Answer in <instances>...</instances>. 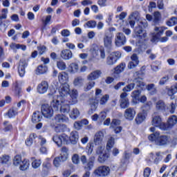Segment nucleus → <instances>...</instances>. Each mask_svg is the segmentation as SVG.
Instances as JSON below:
<instances>
[{
  "mask_svg": "<svg viewBox=\"0 0 177 177\" xmlns=\"http://www.w3.org/2000/svg\"><path fill=\"white\" fill-rule=\"evenodd\" d=\"M95 162V156H91L88 159V162L86 166H84V168L86 171V173L83 175L82 177H90L91 176V169L93 168V164Z\"/></svg>",
  "mask_w": 177,
  "mask_h": 177,
  "instance_id": "dca6fc26",
  "label": "nucleus"
},
{
  "mask_svg": "<svg viewBox=\"0 0 177 177\" xmlns=\"http://www.w3.org/2000/svg\"><path fill=\"white\" fill-rule=\"evenodd\" d=\"M53 122L55 124H60L61 122H68V117L63 114H57L53 119Z\"/></svg>",
  "mask_w": 177,
  "mask_h": 177,
  "instance_id": "b1692460",
  "label": "nucleus"
},
{
  "mask_svg": "<svg viewBox=\"0 0 177 177\" xmlns=\"http://www.w3.org/2000/svg\"><path fill=\"white\" fill-rule=\"evenodd\" d=\"M169 81V76L165 75L160 80L158 84L159 85H161V86L165 85V84H167Z\"/></svg>",
  "mask_w": 177,
  "mask_h": 177,
  "instance_id": "052dcab7",
  "label": "nucleus"
},
{
  "mask_svg": "<svg viewBox=\"0 0 177 177\" xmlns=\"http://www.w3.org/2000/svg\"><path fill=\"white\" fill-rule=\"evenodd\" d=\"M153 22L157 24L158 21H160V19H161V13L160 12L156 11L153 14Z\"/></svg>",
  "mask_w": 177,
  "mask_h": 177,
  "instance_id": "680f3d73",
  "label": "nucleus"
},
{
  "mask_svg": "<svg viewBox=\"0 0 177 177\" xmlns=\"http://www.w3.org/2000/svg\"><path fill=\"white\" fill-rule=\"evenodd\" d=\"M34 139H37V134H30L29 138L26 141V146H31V145H32V142H34Z\"/></svg>",
  "mask_w": 177,
  "mask_h": 177,
  "instance_id": "09e8293b",
  "label": "nucleus"
},
{
  "mask_svg": "<svg viewBox=\"0 0 177 177\" xmlns=\"http://www.w3.org/2000/svg\"><path fill=\"white\" fill-rule=\"evenodd\" d=\"M28 168H30V160L28 159H24L19 165L20 171H27Z\"/></svg>",
  "mask_w": 177,
  "mask_h": 177,
  "instance_id": "f704fd0d",
  "label": "nucleus"
},
{
  "mask_svg": "<svg viewBox=\"0 0 177 177\" xmlns=\"http://www.w3.org/2000/svg\"><path fill=\"white\" fill-rule=\"evenodd\" d=\"M9 161H10V157L8 155H3L2 157L0 158L1 164H9Z\"/></svg>",
  "mask_w": 177,
  "mask_h": 177,
  "instance_id": "4d7b16f0",
  "label": "nucleus"
},
{
  "mask_svg": "<svg viewBox=\"0 0 177 177\" xmlns=\"http://www.w3.org/2000/svg\"><path fill=\"white\" fill-rule=\"evenodd\" d=\"M102 91L100 88L95 89V98L89 100L91 110H96V109L97 108V105L99 104V99L102 97Z\"/></svg>",
  "mask_w": 177,
  "mask_h": 177,
  "instance_id": "1a4fd4ad",
  "label": "nucleus"
},
{
  "mask_svg": "<svg viewBox=\"0 0 177 177\" xmlns=\"http://www.w3.org/2000/svg\"><path fill=\"white\" fill-rule=\"evenodd\" d=\"M32 160V167L34 168V169H38L39 167H41V165L42 164V161L41 159H36L35 158L32 157L31 158Z\"/></svg>",
  "mask_w": 177,
  "mask_h": 177,
  "instance_id": "58836bf2",
  "label": "nucleus"
},
{
  "mask_svg": "<svg viewBox=\"0 0 177 177\" xmlns=\"http://www.w3.org/2000/svg\"><path fill=\"white\" fill-rule=\"evenodd\" d=\"M147 91H149L150 95H156L157 93V88H156V84H150L146 86Z\"/></svg>",
  "mask_w": 177,
  "mask_h": 177,
  "instance_id": "79ce46f5",
  "label": "nucleus"
},
{
  "mask_svg": "<svg viewBox=\"0 0 177 177\" xmlns=\"http://www.w3.org/2000/svg\"><path fill=\"white\" fill-rule=\"evenodd\" d=\"M96 21H88L86 23V26L88 28H95V27H96Z\"/></svg>",
  "mask_w": 177,
  "mask_h": 177,
  "instance_id": "338daca9",
  "label": "nucleus"
},
{
  "mask_svg": "<svg viewBox=\"0 0 177 177\" xmlns=\"http://www.w3.org/2000/svg\"><path fill=\"white\" fill-rule=\"evenodd\" d=\"M115 28L111 27L105 30L103 36L104 46L106 49H111L113 47V38H114V32Z\"/></svg>",
  "mask_w": 177,
  "mask_h": 177,
  "instance_id": "7ed1b4c3",
  "label": "nucleus"
},
{
  "mask_svg": "<svg viewBox=\"0 0 177 177\" xmlns=\"http://www.w3.org/2000/svg\"><path fill=\"white\" fill-rule=\"evenodd\" d=\"M70 92V85L67 84H62L59 88V95L57 97H64L66 99V96L68 95Z\"/></svg>",
  "mask_w": 177,
  "mask_h": 177,
  "instance_id": "a211bd4d",
  "label": "nucleus"
},
{
  "mask_svg": "<svg viewBox=\"0 0 177 177\" xmlns=\"http://www.w3.org/2000/svg\"><path fill=\"white\" fill-rule=\"evenodd\" d=\"M176 24H177V18L175 17H171L167 21V26H169V27H172V26H176Z\"/></svg>",
  "mask_w": 177,
  "mask_h": 177,
  "instance_id": "bf43d9fd",
  "label": "nucleus"
},
{
  "mask_svg": "<svg viewBox=\"0 0 177 177\" xmlns=\"http://www.w3.org/2000/svg\"><path fill=\"white\" fill-rule=\"evenodd\" d=\"M151 107H153V102H151V101H149L142 106V111L147 114V111H149V110L151 109Z\"/></svg>",
  "mask_w": 177,
  "mask_h": 177,
  "instance_id": "a18cd8bd",
  "label": "nucleus"
},
{
  "mask_svg": "<svg viewBox=\"0 0 177 177\" xmlns=\"http://www.w3.org/2000/svg\"><path fill=\"white\" fill-rule=\"evenodd\" d=\"M48 89H49V84L46 81H42L37 86V92L38 93H40V95L46 93V92H48Z\"/></svg>",
  "mask_w": 177,
  "mask_h": 177,
  "instance_id": "aec40b11",
  "label": "nucleus"
},
{
  "mask_svg": "<svg viewBox=\"0 0 177 177\" xmlns=\"http://www.w3.org/2000/svg\"><path fill=\"white\" fill-rule=\"evenodd\" d=\"M69 70L71 73H78V70H80V66L77 63H71L69 65Z\"/></svg>",
  "mask_w": 177,
  "mask_h": 177,
  "instance_id": "de8ad7c7",
  "label": "nucleus"
},
{
  "mask_svg": "<svg viewBox=\"0 0 177 177\" xmlns=\"http://www.w3.org/2000/svg\"><path fill=\"white\" fill-rule=\"evenodd\" d=\"M88 82L86 83L84 86V92H88L92 89L95 86V82L93 80H87Z\"/></svg>",
  "mask_w": 177,
  "mask_h": 177,
  "instance_id": "e433bc0d",
  "label": "nucleus"
},
{
  "mask_svg": "<svg viewBox=\"0 0 177 177\" xmlns=\"http://www.w3.org/2000/svg\"><path fill=\"white\" fill-rule=\"evenodd\" d=\"M78 132L72 131L71 133L70 137H68V139L72 145H77V142H78Z\"/></svg>",
  "mask_w": 177,
  "mask_h": 177,
  "instance_id": "72a5a7b5",
  "label": "nucleus"
},
{
  "mask_svg": "<svg viewBox=\"0 0 177 177\" xmlns=\"http://www.w3.org/2000/svg\"><path fill=\"white\" fill-rule=\"evenodd\" d=\"M162 153L160 151L156 152L155 155L153 153H150L148 158L146 159V161L148 165H152V164H155L156 165L160 164L161 161H162Z\"/></svg>",
  "mask_w": 177,
  "mask_h": 177,
  "instance_id": "20e7f679",
  "label": "nucleus"
},
{
  "mask_svg": "<svg viewBox=\"0 0 177 177\" xmlns=\"http://www.w3.org/2000/svg\"><path fill=\"white\" fill-rule=\"evenodd\" d=\"M50 105L44 104L41 106V113L45 118H50L53 115V108Z\"/></svg>",
  "mask_w": 177,
  "mask_h": 177,
  "instance_id": "ddd939ff",
  "label": "nucleus"
},
{
  "mask_svg": "<svg viewBox=\"0 0 177 177\" xmlns=\"http://www.w3.org/2000/svg\"><path fill=\"white\" fill-rule=\"evenodd\" d=\"M110 158V155L109 153L104 152V153H102L101 155L99 156L98 157V162H100L101 164H104L107 160Z\"/></svg>",
  "mask_w": 177,
  "mask_h": 177,
  "instance_id": "a19ab883",
  "label": "nucleus"
},
{
  "mask_svg": "<svg viewBox=\"0 0 177 177\" xmlns=\"http://www.w3.org/2000/svg\"><path fill=\"white\" fill-rule=\"evenodd\" d=\"M109 99H110V96L107 94L104 95V96H102L100 100V104L101 106H104V104H106L107 103V102L109 101Z\"/></svg>",
  "mask_w": 177,
  "mask_h": 177,
  "instance_id": "6e6d98bb",
  "label": "nucleus"
},
{
  "mask_svg": "<svg viewBox=\"0 0 177 177\" xmlns=\"http://www.w3.org/2000/svg\"><path fill=\"white\" fill-rule=\"evenodd\" d=\"M127 44V37L122 32H118L115 36V44L116 46H122Z\"/></svg>",
  "mask_w": 177,
  "mask_h": 177,
  "instance_id": "4468645a",
  "label": "nucleus"
},
{
  "mask_svg": "<svg viewBox=\"0 0 177 177\" xmlns=\"http://www.w3.org/2000/svg\"><path fill=\"white\" fill-rule=\"evenodd\" d=\"M135 85L141 89L145 88V82H143V80H142V79H136L133 83H131L122 88L123 93L131 92V91L135 88Z\"/></svg>",
  "mask_w": 177,
  "mask_h": 177,
  "instance_id": "423d86ee",
  "label": "nucleus"
},
{
  "mask_svg": "<svg viewBox=\"0 0 177 177\" xmlns=\"http://www.w3.org/2000/svg\"><path fill=\"white\" fill-rule=\"evenodd\" d=\"M149 140L153 142L156 146H167L169 145L172 140L167 136H161L160 132L156 131L149 136Z\"/></svg>",
  "mask_w": 177,
  "mask_h": 177,
  "instance_id": "f03ea898",
  "label": "nucleus"
},
{
  "mask_svg": "<svg viewBox=\"0 0 177 177\" xmlns=\"http://www.w3.org/2000/svg\"><path fill=\"white\" fill-rule=\"evenodd\" d=\"M18 110L19 109H17V108H12L11 109H10L8 112V115L9 118H13V117H15V115H17Z\"/></svg>",
  "mask_w": 177,
  "mask_h": 177,
  "instance_id": "5fc2aeb1",
  "label": "nucleus"
},
{
  "mask_svg": "<svg viewBox=\"0 0 177 177\" xmlns=\"http://www.w3.org/2000/svg\"><path fill=\"white\" fill-rule=\"evenodd\" d=\"M155 106L157 111H165L167 110V104H165V102L162 100L157 101Z\"/></svg>",
  "mask_w": 177,
  "mask_h": 177,
  "instance_id": "cd10ccee",
  "label": "nucleus"
},
{
  "mask_svg": "<svg viewBox=\"0 0 177 177\" xmlns=\"http://www.w3.org/2000/svg\"><path fill=\"white\" fill-rule=\"evenodd\" d=\"M120 103L121 109H127V107H129V99H128V93H122L120 94Z\"/></svg>",
  "mask_w": 177,
  "mask_h": 177,
  "instance_id": "f3484780",
  "label": "nucleus"
},
{
  "mask_svg": "<svg viewBox=\"0 0 177 177\" xmlns=\"http://www.w3.org/2000/svg\"><path fill=\"white\" fill-rule=\"evenodd\" d=\"M73 84L75 86H81L84 84V79L81 77H77L75 79Z\"/></svg>",
  "mask_w": 177,
  "mask_h": 177,
  "instance_id": "13d9d810",
  "label": "nucleus"
},
{
  "mask_svg": "<svg viewBox=\"0 0 177 177\" xmlns=\"http://www.w3.org/2000/svg\"><path fill=\"white\" fill-rule=\"evenodd\" d=\"M57 67L59 68V70L64 71L66 70V68H67V65H66V62L63 61H58L57 62Z\"/></svg>",
  "mask_w": 177,
  "mask_h": 177,
  "instance_id": "864d4df0",
  "label": "nucleus"
},
{
  "mask_svg": "<svg viewBox=\"0 0 177 177\" xmlns=\"http://www.w3.org/2000/svg\"><path fill=\"white\" fill-rule=\"evenodd\" d=\"M120 57L121 53H120L119 51L113 52L106 57V64L108 66H114V64L117 63V61Z\"/></svg>",
  "mask_w": 177,
  "mask_h": 177,
  "instance_id": "f8f14e48",
  "label": "nucleus"
},
{
  "mask_svg": "<svg viewBox=\"0 0 177 177\" xmlns=\"http://www.w3.org/2000/svg\"><path fill=\"white\" fill-rule=\"evenodd\" d=\"M70 104L71 102L66 100L65 97H57L56 100H53L51 106L55 111H60V113H70Z\"/></svg>",
  "mask_w": 177,
  "mask_h": 177,
  "instance_id": "f257e3e1",
  "label": "nucleus"
},
{
  "mask_svg": "<svg viewBox=\"0 0 177 177\" xmlns=\"http://www.w3.org/2000/svg\"><path fill=\"white\" fill-rule=\"evenodd\" d=\"M101 75H102V71L97 69L91 72L90 74H88V75L87 76V80L95 81V80H97L98 78H100Z\"/></svg>",
  "mask_w": 177,
  "mask_h": 177,
  "instance_id": "a878e982",
  "label": "nucleus"
},
{
  "mask_svg": "<svg viewBox=\"0 0 177 177\" xmlns=\"http://www.w3.org/2000/svg\"><path fill=\"white\" fill-rule=\"evenodd\" d=\"M57 126L55 127V131L57 132V133H60L61 132H64L66 129H67V126L66 124H56Z\"/></svg>",
  "mask_w": 177,
  "mask_h": 177,
  "instance_id": "37998d69",
  "label": "nucleus"
},
{
  "mask_svg": "<svg viewBox=\"0 0 177 177\" xmlns=\"http://www.w3.org/2000/svg\"><path fill=\"white\" fill-rule=\"evenodd\" d=\"M151 124L153 127H157L158 128H160V129H162V131H167V124L162 122V120L160 115L154 116L153 115L152 116Z\"/></svg>",
  "mask_w": 177,
  "mask_h": 177,
  "instance_id": "9d476101",
  "label": "nucleus"
},
{
  "mask_svg": "<svg viewBox=\"0 0 177 177\" xmlns=\"http://www.w3.org/2000/svg\"><path fill=\"white\" fill-rule=\"evenodd\" d=\"M53 140L58 147H62L63 145L68 143V136L66 134L55 135L53 137Z\"/></svg>",
  "mask_w": 177,
  "mask_h": 177,
  "instance_id": "6e6552de",
  "label": "nucleus"
},
{
  "mask_svg": "<svg viewBox=\"0 0 177 177\" xmlns=\"http://www.w3.org/2000/svg\"><path fill=\"white\" fill-rule=\"evenodd\" d=\"M110 167L109 166L102 165L98 167L95 171L94 174L97 176L106 177L110 175Z\"/></svg>",
  "mask_w": 177,
  "mask_h": 177,
  "instance_id": "9b49d317",
  "label": "nucleus"
},
{
  "mask_svg": "<svg viewBox=\"0 0 177 177\" xmlns=\"http://www.w3.org/2000/svg\"><path fill=\"white\" fill-rule=\"evenodd\" d=\"M28 66V62L26 59H21L18 67V73L20 77H23L26 74V67Z\"/></svg>",
  "mask_w": 177,
  "mask_h": 177,
  "instance_id": "412c9836",
  "label": "nucleus"
},
{
  "mask_svg": "<svg viewBox=\"0 0 177 177\" xmlns=\"http://www.w3.org/2000/svg\"><path fill=\"white\" fill-rule=\"evenodd\" d=\"M42 120V113L39 111H36L33 113L32 116V122L37 123L39 122Z\"/></svg>",
  "mask_w": 177,
  "mask_h": 177,
  "instance_id": "4c0bfd02",
  "label": "nucleus"
},
{
  "mask_svg": "<svg viewBox=\"0 0 177 177\" xmlns=\"http://www.w3.org/2000/svg\"><path fill=\"white\" fill-rule=\"evenodd\" d=\"M135 115H136V111L133 108H129L124 111V118L129 120V121H132L135 118Z\"/></svg>",
  "mask_w": 177,
  "mask_h": 177,
  "instance_id": "4be33fe9",
  "label": "nucleus"
},
{
  "mask_svg": "<svg viewBox=\"0 0 177 177\" xmlns=\"http://www.w3.org/2000/svg\"><path fill=\"white\" fill-rule=\"evenodd\" d=\"M90 53L93 57H95L97 60H100L99 55L100 59H106V52L104 51V49H99L97 46H93L90 49Z\"/></svg>",
  "mask_w": 177,
  "mask_h": 177,
  "instance_id": "0eeeda50",
  "label": "nucleus"
},
{
  "mask_svg": "<svg viewBox=\"0 0 177 177\" xmlns=\"http://www.w3.org/2000/svg\"><path fill=\"white\" fill-rule=\"evenodd\" d=\"M80 110H78V109L77 108H73L69 113V117L72 120H77L78 117H80Z\"/></svg>",
  "mask_w": 177,
  "mask_h": 177,
  "instance_id": "c9c22d12",
  "label": "nucleus"
},
{
  "mask_svg": "<svg viewBox=\"0 0 177 177\" xmlns=\"http://www.w3.org/2000/svg\"><path fill=\"white\" fill-rule=\"evenodd\" d=\"M68 95L72 99L71 104H77V103H78V91L76 89H72L71 91L69 90Z\"/></svg>",
  "mask_w": 177,
  "mask_h": 177,
  "instance_id": "393cba45",
  "label": "nucleus"
},
{
  "mask_svg": "<svg viewBox=\"0 0 177 177\" xmlns=\"http://www.w3.org/2000/svg\"><path fill=\"white\" fill-rule=\"evenodd\" d=\"M62 160L63 161H64V158H62V156H58L55 158L54 160H53V165L54 167H55L56 168H59V167H60V164L62 162Z\"/></svg>",
  "mask_w": 177,
  "mask_h": 177,
  "instance_id": "3c124183",
  "label": "nucleus"
},
{
  "mask_svg": "<svg viewBox=\"0 0 177 177\" xmlns=\"http://www.w3.org/2000/svg\"><path fill=\"white\" fill-rule=\"evenodd\" d=\"M131 60L129 64H128V68L129 70H132V68H135V67H138L139 65V57H138V55L136 54H133L131 56Z\"/></svg>",
  "mask_w": 177,
  "mask_h": 177,
  "instance_id": "6ab92c4d",
  "label": "nucleus"
},
{
  "mask_svg": "<svg viewBox=\"0 0 177 177\" xmlns=\"http://www.w3.org/2000/svg\"><path fill=\"white\" fill-rule=\"evenodd\" d=\"M114 146V138L111 137L109 140H108L107 145H106V149L111 150V147Z\"/></svg>",
  "mask_w": 177,
  "mask_h": 177,
  "instance_id": "0e129e2a",
  "label": "nucleus"
},
{
  "mask_svg": "<svg viewBox=\"0 0 177 177\" xmlns=\"http://www.w3.org/2000/svg\"><path fill=\"white\" fill-rule=\"evenodd\" d=\"M10 48L14 52H17V49H21V50H26L27 46L24 44H19L15 43H11L10 44Z\"/></svg>",
  "mask_w": 177,
  "mask_h": 177,
  "instance_id": "473e14b6",
  "label": "nucleus"
},
{
  "mask_svg": "<svg viewBox=\"0 0 177 177\" xmlns=\"http://www.w3.org/2000/svg\"><path fill=\"white\" fill-rule=\"evenodd\" d=\"M46 71H48V67H46L45 65L39 66L36 70L37 75L45 74Z\"/></svg>",
  "mask_w": 177,
  "mask_h": 177,
  "instance_id": "49530a36",
  "label": "nucleus"
},
{
  "mask_svg": "<svg viewBox=\"0 0 177 177\" xmlns=\"http://www.w3.org/2000/svg\"><path fill=\"white\" fill-rule=\"evenodd\" d=\"M3 124H4V127H5L4 131H5L6 132H8V131H12V124H10L9 123V122L6 121V122H4Z\"/></svg>",
  "mask_w": 177,
  "mask_h": 177,
  "instance_id": "774afa93",
  "label": "nucleus"
},
{
  "mask_svg": "<svg viewBox=\"0 0 177 177\" xmlns=\"http://www.w3.org/2000/svg\"><path fill=\"white\" fill-rule=\"evenodd\" d=\"M141 91L140 90H135L131 93V97L135 100H139L140 99Z\"/></svg>",
  "mask_w": 177,
  "mask_h": 177,
  "instance_id": "603ef678",
  "label": "nucleus"
},
{
  "mask_svg": "<svg viewBox=\"0 0 177 177\" xmlns=\"http://www.w3.org/2000/svg\"><path fill=\"white\" fill-rule=\"evenodd\" d=\"M131 157V153L125 152L124 158L121 160L120 167L118 168V169H120V171H126L127 170V162H128V160H129Z\"/></svg>",
  "mask_w": 177,
  "mask_h": 177,
  "instance_id": "5701e85b",
  "label": "nucleus"
},
{
  "mask_svg": "<svg viewBox=\"0 0 177 177\" xmlns=\"http://www.w3.org/2000/svg\"><path fill=\"white\" fill-rule=\"evenodd\" d=\"M126 64L124 62H122L121 64H120L119 65H118L116 67H115L113 68V70L112 71V77H113V78H119L120 77V74L121 73H122L124 70H125V67H126Z\"/></svg>",
  "mask_w": 177,
  "mask_h": 177,
  "instance_id": "2eb2a0df",
  "label": "nucleus"
},
{
  "mask_svg": "<svg viewBox=\"0 0 177 177\" xmlns=\"http://www.w3.org/2000/svg\"><path fill=\"white\" fill-rule=\"evenodd\" d=\"M177 122V118L176 115H172L171 118H169L168 122H167V129H169V128H172V127H174V125H175Z\"/></svg>",
  "mask_w": 177,
  "mask_h": 177,
  "instance_id": "ea45409f",
  "label": "nucleus"
},
{
  "mask_svg": "<svg viewBox=\"0 0 177 177\" xmlns=\"http://www.w3.org/2000/svg\"><path fill=\"white\" fill-rule=\"evenodd\" d=\"M165 30H167V28L164 26L155 27V32L153 35V39H158V37L164 34V31H165Z\"/></svg>",
  "mask_w": 177,
  "mask_h": 177,
  "instance_id": "bb28decb",
  "label": "nucleus"
},
{
  "mask_svg": "<svg viewBox=\"0 0 177 177\" xmlns=\"http://www.w3.org/2000/svg\"><path fill=\"white\" fill-rule=\"evenodd\" d=\"M129 19H133V20H139L140 19V15L138 11H136L131 14Z\"/></svg>",
  "mask_w": 177,
  "mask_h": 177,
  "instance_id": "e2e57ef3",
  "label": "nucleus"
},
{
  "mask_svg": "<svg viewBox=\"0 0 177 177\" xmlns=\"http://www.w3.org/2000/svg\"><path fill=\"white\" fill-rule=\"evenodd\" d=\"M103 138H104V134L103 132H97L94 137V143L97 145H102V142H103Z\"/></svg>",
  "mask_w": 177,
  "mask_h": 177,
  "instance_id": "7c9ffc66",
  "label": "nucleus"
},
{
  "mask_svg": "<svg viewBox=\"0 0 177 177\" xmlns=\"http://www.w3.org/2000/svg\"><path fill=\"white\" fill-rule=\"evenodd\" d=\"M21 162H23V160H21V155H17L14 157L13 165H15V167H19Z\"/></svg>",
  "mask_w": 177,
  "mask_h": 177,
  "instance_id": "c03bdc74",
  "label": "nucleus"
},
{
  "mask_svg": "<svg viewBox=\"0 0 177 177\" xmlns=\"http://www.w3.org/2000/svg\"><path fill=\"white\" fill-rule=\"evenodd\" d=\"M94 144L93 143H88L86 146V150L88 154H92L93 151Z\"/></svg>",
  "mask_w": 177,
  "mask_h": 177,
  "instance_id": "69168bd1",
  "label": "nucleus"
},
{
  "mask_svg": "<svg viewBox=\"0 0 177 177\" xmlns=\"http://www.w3.org/2000/svg\"><path fill=\"white\" fill-rule=\"evenodd\" d=\"M61 57L64 60H70L73 58V52L68 49L62 50L61 52Z\"/></svg>",
  "mask_w": 177,
  "mask_h": 177,
  "instance_id": "c85d7f7f",
  "label": "nucleus"
},
{
  "mask_svg": "<svg viewBox=\"0 0 177 177\" xmlns=\"http://www.w3.org/2000/svg\"><path fill=\"white\" fill-rule=\"evenodd\" d=\"M142 26H143V27H147V21L146 19L140 21L138 24V26L134 28V34L136 36L138 37L140 39H143V38H146V37H147V33L143 31Z\"/></svg>",
  "mask_w": 177,
  "mask_h": 177,
  "instance_id": "39448f33",
  "label": "nucleus"
},
{
  "mask_svg": "<svg viewBox=\"0 0 177 177\" xmlns=\"http://www.w3.org/2000/svg\"><path fill=\"white\" fill-rule=\"evenodd\" d=\"M58 80L62 85L66 84L67 81H68V75L66 73V72L59 73L58 75Z\"/></svg>",
  "mask_w": 177,
  "mask_h": 177,
  "instance_id": "2f4dec72",
  "label": "nucleus"
},
{
  "mask_svg": "<svg viewBox=\"0 0 177 177\" xmlns=\"http://www.w3.org/2000/svg\"><path fill=\"white\" fill-rule=\"evenodd\" d=\"M62 158L67 160V157H68V149L67 147H64L61 149V156Z\"/></svg>",
  "mask_w": 177,
  "mask_h": 177,
  "instance_id": "8fccbe9b",
  "label": "nucleus"
},
{
  "mask_svg": "<svg viewBox=\"0 0 177 177\" xmlns=\"http://www.w3.org/2000/svg\"><path fill=\"white\" fill-rule=\"evenodd\" d=\"M147 117V112L142 111L139 113L135 119L136 124H142V122H143V121L146 120Z\"/></svg>",
  "mask_w": 177,
  "mask_h": 177,
  "instance_id": "c756f323",
  "label": "nucleus"
}]
</instances>
